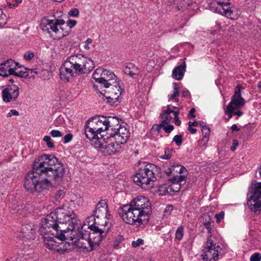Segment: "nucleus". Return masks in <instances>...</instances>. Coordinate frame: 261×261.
Returning a JSON list of instances; mask_svg holds the SVG:
<instances>
[{
	"mask_svg": "<svg viewBox=\"0 0 261 261\" xmlns=\"http://www.w3.org/2000/svg\"><path fill=\"white\" fill-rule=\"evenodd\" d=\"M157 167L153 164H147L144 168L140 169L134 177V181L142 188H148L156 180L155 172Z\"/></svg>",
	"mask_w": 261,
	"mask_h": 261,
	"instance_id": "5",
	"label": "nucleus"
},
{
	"mask_svg": "<svg viewBox=\"0 0 261 261\" xmlns=\"http://www.w3.org/2000/svg\"><path fill=\"white\" fill-rule=\"evenodd\" d=\"M172 113H173V115L174 116V118L178 117V115H179V113L178 111H174L173 110V112Z\"/></svg>",
	"mask_w": 261,
	"mask_h": 261,
	"instance_id": "64",
	"label": "nucleus"
},
{
	"mask_svg": "<svg viewBox=\"0 0 261 261\" xmlns=\"http://www.w3.org/2000/svg\"><path fill=\"white\" fill-rule=\"evenodd\" d=\"M224 215L225 213L224 211H221L219 213L216 214L215 216V217L216 219V222L217 223L220 222L221 220L224 218Z\"/></svg>",
	"mask_w": 261,
	"mask_h": 261,
	"instance_id": "47",
	"label": "nucleus"
},
{
	"mask_svg": "<svg viewBox=\"0 0 261 261\" xmlns=\"http://www.w3.org/2000/svg\"><path fill=\"white\" fill-rule=\"evenodd\" d=\"M175 123L176 125L179 126L181 124V121L179 120V117L174 118Z\"/></svg>",
	"mask_w": 261,
	"mask_h": 261,
	"instance_id": "62",
	"label": "nucleus"
},
{
	"mask_svg": "<svg viewBox=\"0 0 261 261\" xmlns=\"http://www.w3.org/2000/svg\"><path fill=\"white\" fill-rule=\"evenodd\" d=\"M201 223L207 229L208 233L212 234L213 231V225L210 216L207 214H204L202 216Z\"/></svg>",
	"mask_w": 261,
	"mask_h": 261,
	"instance_id": "28",
	"label": "nucleus"
},
{
	"mask_svg": "<svg viewBox=\"0 0 261 261\" xmlns=\"http://www.w3.org/2000/svg\"><path fill=\"white\" fill-rule=\"evenodd\" d=\"M77 23V21L75 20H69L67 21V25L69 27V29H71L73 27H74Z\"/></svg>",
	"mask_w": 261,
	"mask_h": 261,
	"instance_id": "54",
	"label": "nucleus"
},
{
	"mask_svg": "<svg viewBox=\"0 0 261 261\" xmlns=\"http://www.w3.org/2000/svg\"><path fill=\"white\" fill-rule=\"evenodd\" d=\"M98 144L99 151L104 155L116 154L120 152L122 148L110 136L106 138H100Z\"/></svg>",
	"mask_w": 261,
	"mask_h": 261,
	"instance_id": "14",
	"label": "nucleus"
},
{
	"mask_svg": "<svg viewBox=\"0 0 261 261\" xmlns=\"http://www.w3.org/2000/svg\"><path fill=\"white\" fill-rule=\"evenodd\" d=\"M79 13V10L76 8H73L68 12V15L71 17H77Z\"/></svg>",
	"mask_w": 261,
	"mask_h": 261,
	"instance_id": "45",
	"label": "nucleus"
},
{
	"mask_svg": "<svg viewBox=\"0 0 261 261\" xmlns=\"http://www.w3.org/2000/svg\"><path fill=\"white\" fill-rule=\"evenodd\" d=\"M119 214L123 220L127 224H134L138 223L139 224H145L147 223L146 218H143L140 216L137 210L130 205V203L123 205L121 207Z\"/></svg>",
	"mask_w": 261,
	"mask_h": 261,
	"instance_id": "11",
	"label": "nucleus"
},
{
	"mask_svg": "<svg viewBox=\"0 0 261 261\" xmlns=\"http://www.w3.org/2000/svg\"><path fill=\"white\" fill-rule=\"evenodd\" d=\"M189 94V92L187 90H184L182 92L181 95L182 97H186Z\"/></svg>",
	"mask_w": 261,
	"mask_h": 261,
	"instance_id": "61",
	"label": "nucleus"
},
{
	"mask_svg": "<svg viewBox=\"0 0 261 261\" xmlns=\"http://www.w3.org/2000/svg\"><path fill=\"white\" fill-rule=\"evenodd\" d=\"M208 6L211 11L220 13L227 17L228 2L224 3L223 2L213 0L208 3Z\"/></svg>",
	"mask_w": 261,
	"mask_h": 261,
	"instance_id": "20",
	"label": "nucleus"
},
{
	"mask_svg": "<svg viewBox=\"0 0 261 261\" xmlns=\"http://www.w3.org/2000/svg\"><path fill=\"white\" fill-rule=\"evenodd\" d=\"M105 69L99 67L97 68L93 73V78L96 82L98 83L101 85L102 81L105 78Z\"/></svg>",
	"mask_w": 261,
	"mask_h": 261,
	"instance_id": "29",
	"label": "nucleus"
},
{
	"mask_svg": "<svg viewBox=\"0 0 261 261\" xmlns=\"http://www.w3.org/2000/svg\"><path fill=\"white\" fill-rule=\"evenodd\" d=\"M43 140L46 143V145L49 148H55L54 144L51 142L50 136H45L43 137Z\"/></svg>",
	"mask_w": 261,
	"mask_h": 261,
	"instance_id": "39",
	"label": "nucleus"
},
{
	"mask_svg": "<svg viewBox=\"0 0 261 261\" xmlns=\"http://www.w3.org/2000/svg\"><path fill=\"white\" fill-rule=\"evenodd\" d=\"M198 124L200 126L201 129L202 128L204 127V126H207L206 124L203 121H199Z\"/></svg>",
	"mask_w": 261,
	"mask_h": 261,
	"instance_id": "63",
	"label": "nucleus"
},
{
	"mask_svg": "<svg viewBox=\"0 0 261 261\" xmlns=\"http://www.w3.org/2000/svg\"><path fill=\"white\" fill-rule=\"evenodd\" d=\"M188 129L189 132L192 134L196 133L197 132V129L196 128H194L190 126L188 127Z\"/></svg>",
	"mask_w": 261,
	"mask_h": 261,
	"instance_id": "60",
	"label": "nucleus"
},
{
	"mask_svg": "<svg viewBox=\"0 0 261 261\" xmlns=\"http://www.w3.org/2000/svg\"><path fill=\"white\" fill-rule=\"evenodd\" d=\"M118 117L116 116L105 117L102 116L98 118H92L88 120V124H91L100 138H103L104 135L101 133H110L113 127L116 126L118 124Z\"/></svg>",
	"mask_w": 261,
	"mask_h": 261,
	"instance_id": "6",
	"label": "nucleus"
},
{
	"mask_svg": "<svg viewBox=\"0 0 261 261\" xmlns=\"http://www.w3.org/2000/svg\"><path fill=\"white\" fill-rule=\"evenodd\" d=\"M172 112L173 110L169 107H168L167 109L165 110L163 113L161 114V123H165V124H169L172 119L171 113H172Z\"/></svg>",
	"mask_w": 261,
	"mask_h": 261,
	"instance_id": "30",
	"label": "nucleus"
},
{
	"mask_svg": "<svg viewBox=\"0 0 261 261\" xmlns=\"http://www.w3.org/2000/svg\"><path fill=\"white\" fill-rule=\"evenodd\" d=\"M15 62L12 59L8 60L7 61L0 65V75L2 76H8L14 73V66L16 65Z\"/></svg>",
	"mask_w": 261,
	"mask_h": 261,
	"instance_id": "21",
	"label": "nucleus"
},
{
	"mask_svg": "<svg viewBox=\"0 0 261 261\" xmlns=\"http://www.w3.org/2000/svg\"><path fill=\"white\" fill-rule=\"evenodd\" d=\"M120 121H121V119L118 118L117 125H116L114 128V127L110 128L111 131L110 133H108V135L113 138L115 142L120 145L122 148V145L127 142L130 133L126 127L120 124Z\"/></svg>",
	"mask_w": 261,
	"mask_h": 261,
	"instance_id": "13",
	"label": "nucleus"
},
{
	"mask_svg": "<svg viewBox=\"0 0 261 261\" xmlns=\"http://www.w3.org/2000/svg\"><path fill=\"white\" fill-rule=\"evenodd\" d=\"M240 14V10L234 6L229 7V19L236 20Z\"/></svg>",
	"mask_w": 261,
	"mask_h": 261,
	"instance_id": "33",
	"label": "nucleus"
},
{
	"mask_svg": "<svg viewBox=\"0 0 261 261\" xmlns=\"http://www.w3.org/2000/svg\"><path fill=\"white\" fill-rule=\"evenodd\" d=\"M6 23V16L3 14V10L0 9V27H3Z\"/></svg>",
	"mask_w": 261,
	"mask_h": 261,
	"instance_id": "42",
	"label": "nucleus"
},
{
	"mask_svg": "<svg viewBox=\"0 0 261 261\" xmlns=\"http://www.w3.org/2000/svg\"><path fill=\"white\" fill-rule=\"evenodd\" d=\"M65 169L63 164L52 154H43L36 159L32 170L25 177L24 186L30 192H41L53 184H59Z\"/></svg>",
	"mask_w": 261,
	"mask_h": 261,
	"instance_id": "2",
	"label": "nucleus"
},
{
	"mask_svg": "<svg viewBox=\"0 0 261 261\" xmlns=\"http://www.w3.org/2000/svg\"><path fill=\"white\" fill-rule=\"evenodd\" d=\"M247 195L249 209L254 214H259L261 212V182H256L250 187Z\"/></svg>",
	"mask_w": 261,
	"mask_h": 261,
	"instance_id": "9",
	"label": "nucleus"
},
{
	"mask_svg": "<svg viewBox=\"0 0 261 261\" xmlns=\"http://www.w3.org/2000/svg\"><path fill=\"white\" fill-rule=\"evenodd\" d=\"M195 112V109L194 108H192L189 113L188 117L189 118H194L195 117V115L194 113Z\"/></svg>",
	"mask_w": 261,
	"mask_h": 261,
	"instance_id": "56",
	"label": "nucleus"
},
{
	"mask_svg": "<svg viewBox=\"0 0 261 261\" xmlns=\"http://www.w3.org/2000/svg\"><path fill=\"white\" fill-rule=\"evenodd\" d=\"M231 129L232 132H238L240 130V128L238 127V125L237 124H233L231 126Z\"/></svg>",
	"mask_w": 261,
	"mask_h": 261,
	"instance_id": "59",
	"label": "nucleus"
},
{
	"mask_svg": "<svg viewBox=\"0 0 261 261\" xmlns=\"http://www.w3.org/2000/svg\"><path fill=\"white\" fill-rule=\"evenodd\" d=\"M19 115V112L16 110H11L7 114V116L8 117H12V116H18Z\"/></svg>",
	"mask_w": 261,
	"mask_h": 261,
	"instance_id": "52",
	"label": "nucleus"
},
{
	"mask_svg": "<svg viewBox=\"0 0 261 261\" xmlns=\"http://www.w3.org/2000/svg\"><path fill=\"white\" fill-rule=\"evenodd\" d=\"M198 122L196 121H193V122L189 121L188 123V125L190 127L197 126H198Z\"/></svg>",
	"mask_w": 261,
	"mask_h": 261,
	"instance_id": "58",
	"label": "nucleus"
},
{
	"mask_svg": "<svg viewBox=\"0 0 261 261\" xmlns=\"http://www.w3.org/2000/svg\"><path fill=\"white\" fill-rule=\"evenodd\" d=\"M184 236V227L182 226L179 227L175 232V239L180 241Z\"/></svg>",
	"mask_w": 261,
	"mask_h": 261,
	"instance_id": "35",
	"label": "nucleus"
},
{
	"mask_svg": "<svg viewBox=\"0 0 261 261\" xmlns=\"http://www.w3.org/2000/svg\"><path fill=\"white\" fill-rule=\"evenodd\" d=\"M160 126L162 127L166 133H170L174 129V126L171 124H165V123H160Z\"/></svg>",
	"mask_w": 261,
	"mask_h": 261,
	"instance_id": "38",
	"label": "nucleus"
},
{
	"mask_svg": "<svg viewBox=\"0 0 261 261\" xmlns=\"http://www.w3.org/2000/svg\"><path fill=\"white\" fill-rule=\"evenodd\" d=\"M186 168L181 165L177 164L171 166L169 168L168 175L173 174V176L177 175L176 174H182L187 173Z\"/></svg>",
	"mask_w": 261,
	"mask_h": 261,
	"instance_id": "26",
	"label": "nucleus"
},
{
	"mask_svg": "<svg viewBox=\"0 0 261 261\" xmlns=\"http://www.w3.org/2000/svg\"><path fill=\"white\" fill-rule=\"evenodd\" d=\"M201 132L203 136L201 141L204 142V143H206L209 140V136L210 134V128L208 126H204V127L202 128L201 129Z\"/></svg>",
	"mask_w": 261,
	"mask_h": 261,
	"instance_id": "34",
	"label": "nucleus"
},
{
	"mask_svg": "<svg viewBox=\"0 0 261 261\" xmlns=\"http://www.w3.org/2000/svg\"><path fill=\"white\" fill-rule=\"evenodd\" d=\"M65 194V192L64 190H60L58 191L56 193L55 198L56 200H59L60 199L62 198Z\"/></svg>",
	"mask_w": 261,
	"mask_h": 261,
	"instance_id": "49",
	"label": "nucleus"
},
{
	"mask_svg": "<svg viewBox=\"0 0 261 261\" xmlns=\"http://www.w3.org/2000/svg\"><path fill=\"white\" fill-rule=\"evenodd\" d=\"M12 208L14 212H17L19 214L25 216L27 214V212L28 211L29 207L25 204L20 203L17 204L14 203L12 205Z\"/></svg>",
	"mask_w": 261,
	"mask_h": 261,
	"instance_id": "27",
	"label": "nucleus"
},
{
	"mask_svg": "<svg viewBox=\"0 0 261 261\" xmlns=\"http://www.w3.org/2000/svg\"><path fill=\"white\" fill-rule=\"evenodd\" d=\"M173 150L172 149L166 148L165 150V154L163 155L160 156V158L165 160H168L171 158Z\"/></svg>",
	"mask_w": 261,
	"mask_h": 261,
	"instance_id": "40",
	"label": "nucleus"
},
{
	"mask_svg": "<svg viewBox=\"0 0 261 261\" xmlns=\"http://www.w3.org/2000/svg\"><path fill=\"white\" fill-rule=\"evenodd\" d=\"M63 122H64L63 117L60 116L55 120L54 123L56 126H58L60 124L63 123Z\"/></svg>",
	"mask_w": 261,
	"mask_h": 261,
	"instance_id": "55",
	"label": "nucleus"
},
{
	"mask_svg": "<svg viewBox=\"0 0 261 261\" xmlns=\"http://www.w3.org/2000/svg\"><path fill=\"white\" fill-rule=\"evenodd\" d=\"M85 135L86 137L90 141L96 140L98 143V141L100 139V137L99 134L97 133V131L95 130L93 126L88 124V121L85 128Z\"/></svg>",
	"mask_w": 261,
	"mask_h": 261,
	"instance_id": "24",
	"label": "nucleus"
},
{
	"mask_svg": "<svg viewBox=\"0 0 261 261\" xmlns=\"http://www.w3.org/2000/svg\"><path fill=\"white\" fill-rule=\"evenodd\" d=\"M68 59L74 69L76 74L89 73L94 68L93 61L81 54L70 56Z\"/></svg>",
	"mask_w": 261,
	"mask_h": 261,
	"instance_id": "7",
	"label": "nucleus"
},
{
	"mask_svg": "<svg viewBox=\"0 0 261 261\" xmlns=\"http://www.w3.org/2000/svg\"><path fill=\"white\" fill-rule=\"evenodd\" d=\"M92 43V40L91 38H88L85 41V44L84 45V48L86 50H89L90 47L89 46L90 44Z\"/></svg>",
	"mask_w": 261,
	"mask_h": 261,
	"instance_id": "53",
	"label": "nucleus"
},
{
	"mask_svg": "<svg viewBox=\"0 0 261 261\" xmlns=\"http://www.w3.org/2000/svg\"><path fill=\"white\" fill-rule=\"evenodd\" d=\"M50 135L54 138L60 137L63 136L61 132L58 130H52L50 132Z\"/></svg>",
	"mask_w": 261,
	"mask_h": 261,
	"instance_id": "48",
	"label": "nucleus"
},
{
	"mask_svg": "<svg viewBox=\"0 0 261 261\" xmlns=\"http://www.w3.org/2000/svg\"><path fill=\"white\" fill-rule=\"evenodd\" d=\"M104 72L105 75L103 80L102 81L101 86H103L106 88H109L110 85L119 83L117 81V76L113 71L105 69Z\"/></svg>",
	"mask_w": 261,
	"mask_h": 261,
	"instance_id": "22",
	"label": "nucleus"
},
{
	"mask_svg": "<svg viewBox=\"0 0 261 261\" xmlns=\"http://www.w3.org/2000/svg\"><path fill=\"white\" fill-rule=\"evenodd\" d=\"M173 93L170 95L171 99H174L179 95V88L176 83H173Z\"/></svg>",
	"mask_w": 261,
	"mask_h": 261,
	"instance_id": "37",
	"label": "nucleus"
},
{
	"mask_svg": "<svg viewBox=\"0 0 261 261\" xmlns=\"http://www.w3.org/2000/svg\"><path fill=\"white\" fill-rule=\"evenodd\" d=\"M123 71L125 74L133 77L138 73L139 69L134 64L128 63L124 67Z\"/></svg>",
	"mask_w": 261,
	"mask_h": 261,
	"instance_id": "31",
	"label": "nucleus"
},
{
	"mask_svg": "<svg viewBox=\"0 0 261 261\" xmlns=\"http://www.w3.org/2000/svg\"><path fill=\"white\" fill-rule=\"evenodd\" d=\"M173 206L172 205H167L164 212V216L168 217L170 216L173 211Z\"/></svg>",
	"mask_w": 261,
	"mask_h": 261,
	"instance_id": "43",
	"label": "nucleus"
},
{
	"mask_svg": "<svg viewBox=\"0 0 261 261\" xmlns=\"http://www.w3.org/2000/svg\"><path fill=\"white\" fill-rule=\"evenodd\" d=\"M67 59L60 68V75L63 81L68 82L70 78L74 76L75 74L74 69Z\"/></svg>",
	"mask_w": 261,
	"mask_h": 261,
	"instance_id": "17",
	"label": "nucleus"
},
{
	"mask_svg": "<svg viewBox=\"0 0 261 261\" xmlns=\"http://www.w3.org/2000/svg\"><path fill=\"white\" fill-rule=\"evenodd\" d=\"M34 57V54L32 51H27L23 56L24 59L27 61H30Z\"/></svg>",
	"mask_w": 261,
	"mask_h": 261,
	"instance_id": "46",
	"label": "nucleus"
},
{
	"mask_svg": "<svg viewBox=\"0 0 261 261\" xmlns=\"http://www.w3.org/2000/svg\"><path fill=\"white\" fill-rule=\"evenodd\" d=\"M239 143L238 140H233L232 141V145L231 147V150L232 151H234L236 149L237 146H238Z\"/></svg>",
	"mask_w": 261,
	"mask_h": 261,
	"instance_id": "57",
	"label": "nucleus"
},
{
	"mask_svg": "<svg viewBox=\"0 0 261 261\" xmlns=\"http://www.w3.org/2000/svg\"><path fill=\"white\" fill-rule=\"evenodd\" d=\"M77 228L73 230L72 237L70 241L72 243L78 245L80 247L87 248L86 245H88L92 251L99 245L100 242L103 239L108 233V230H102L97 226L93 225H89V229L91 232H83L82 231L83 226L79 220V225Z\"/></svg>",
	"mask_w": 261,
	"mask_h": 261,
	"instance_id": "3",
	"label": "nucleus"
},
{
	"mask_svg": "<svg viewBox=\"0 0 261 261\" xmlns=\"http://www.w3.org/2000/svg\"><path fill=\"white\" fill-rule=\"evenodd\" d=\"M221 250V248L218 244L216 238L210 235L202 250V259L203 261H217Z\"/></svg>",
	"mask_w": 261,
	"mask_h": 261,
	"instance_id": "8",
	"label": "nucleus"
},
{
	"mask_svg": "<svg viewBox=\"0 0 261 261\" xmlns=\"http://www.w3.org/2000/svg\"><path fill=\"white\" fill-rule=\"evenodd\" d=\"M130 205L137 210L143 218H146L148 222L149 216L151 213V206L149 200L143 196H138L130 202Z\"/></svg>",
	"mask_w": 261,
	"mask_h": 261,
	"instance_id": "12",
	"label": "nucleus"
},
{
	"mask_svg": "<svg viewBox=\"0 0 261 261\" xmlns=\"http://www.w3.org/2000/svg\"><path fill=\"white\" fill-rule=\"evenodd\" d=\"M93 214L97 219H109L111 216L108 209V204L106 200H101L96 204Z\"/></svg>",
	"mask_w": 261,
	"mask_h": 261,
	"instance_id": "19",
	"label": "nucleus"
},
{
	"mask_svg": "<svg viewBox=\"0 0 261 261\" xmlns=\"http://www.w3.org/2000/svg\"><path fill=\"white\" fill-rule=\"evenodd\" d=\"M73 138V136L71 134H66L64 137V143H68V142H70Z\"/></svg>",
	"mask_w": 261,
	"mask_h": 261,
	"instance_id": "51",
	"label": "nucleus"
},
{
	"mask_svg": "<svg viewBox=\"0 0 261 261\" xmlns=\"http://www.w3.org/2000/svg\"><path fill=\"white\" fill-rule=\"evenodd\" d=\"M65 21L61 19H43L40 24L41 29L46 32L55 39H60L68 34L69 31H65Z\"/></svg>",
	"mask_w": 261,
	"mask_h": 261,
	"instance_id": "4",
	"label": "nucleus"
},
{
	"mask_svg": "<svg viewBox=\"0 0 261 261\" xmlns=\"http://www.w3.org/2000/svg\"><path fill=\"white\" fill-rule=\"evenodd\" d=\"M93 88L98 91L99 96L101 97L102 99L103 100H107V102L109 103H111L110 99L118 101V98L122 91L119 83L110 85L109 88H110L109 90L99 91L97 88L98 86L96 85H94Z\"/></svg>",
	"mask_w": 261,
	"mask_h": 261,
	"instance_id": "16",
	"label": "nucleus"
},
{
	"mask_svg": "<svg viewBox=\"0 0 261 261\" xmlns=\"http://www.w3.org/2000/svg\"><path fill=\"white\" fill-rule=\"evenodd\" d=\"M29 70H30L27 68H23L21 69V68H15V69H14V73H13L12 75L20 77L30 78L32 76H30L29 75Z\"/></svg>",
	"mask_w": 261,
	"mask_h": 261,
	"instance_id": "32",
	"label": "nucleus"
},
{
	"mask_svg": "<svg viewBox=\"0 0 261 261\" xmlns=\"http://www.w3.org/2000/svg\"><path fill=\"white\" fill-rule=\"evenodd\" d=\"M242 89L240 85H238L234 89V93L229 102V119L233 116H236L238 118L244 114L241 109L245 106L246 101L241 95Z\"/></svg>",
	"mask_w": 261,
	"mask_h": 261,
	"instance_id": "10",
	"label": "nucleus"
},
{
	"mask_svg": "<svg viewBox=\"0 0 261 261\" xmlns=\"http://www.w3.org/2000/svg\"><path fill=\"white\" fill-rule=\"evenodd\" d=\"M187 177L185 175H175L171 178L172 182L170 189L173 192H177L181 188V186L186 182Z\"/></svg>",
	"mask_w": 261,
	"mask_h": 261,
	"instance_id": "23",
	"label": "nucleus"
},
{
	"mask_svg": "<svg viewBox=\"0 0 261 261\" xmlns=\"http://www.w3.org/2000/svg\"><path fill=\"white\" fill-rule=\"evenodd\" d=\"M96 216H94V214L93 215H91L88 217L86 220V223H87V225L88 226V228H89V225H93L97 223L96 222ZM98 224H100L99 222H97Z\"/></svg>",
	"mask_w": 261,
	"mask_h": 261,
	"instance_id": "36",
	"label": "nucleus"
},
{
	"mask_svg": "<svg viewBox=\"0 0 261 261\" xmlns=\"http://www.w3.org/2000/svg\"><path fill=\"white\" fill-rule=\"evenodd\" d=\"M79 219L73 210L67 206L57 208L41 220L39 232L43 238L47 248L57 252L63 253L65 249L63 243H58L55 238L67 242L73 237V230L77 228Z\"/></svg>",
	"mask_w": 261,
	"mask_h": 261,
	"instance_id": "1",
	"label": "nucleus"
},
{
	"mask_svg": "<svg viewBox=\"0 0 261 261\" xmlns=\"http://www.w3.org/2000/svg\"><path fill=\"white\" fill-rule=\"evenodd\" d=\"M19 94V88L16 85L8 86L2 91L3 100L6 102L17 98Z\"/></svg>",
	"mask_w": 261,
	"mask_h": 261,
	"instance_id": "18",
	"label": "nucleus"
},
{
	"mask_svg": "<svg viewBox=\"0 0 261 261\" xmlns=\"http://www.w3.org/2000/svg\"><path fill=\"white\" fill-rule=\"evenodd\" d=\"M143 244V240L141 239H138L137 240L133 241L132 243V245L133 247H137Z\"/></svg>",
	"mask_w": 261,
	"mask_h": 261,
	"instance_id": "50",
	"label": "nucleus"
},
{
	"mask_svg": "<svg viewBox=\"0 0 261 261\" xmlns=\"http://www.w3.org/2000/svg\"><path fill=\"white\" fill-rule=\"evenodd\" d=\"M35 233L36 230L33 226L30 224L22 225L20 228L18 237L20 241L22 242L20 243L21 248L24 251H28L31 247V240L34 239Z\"/></svg>",
	"mask_w": 261,
	"mask_h": 261,
	"instance_id": "15",
	"label": "nucleus"
},
{
	"mask_svg": "<svg viewBox=\"0 0 261 261\" xmlns=\"http://www.w3.org/2000/svg\"><path fill=\"white\" fill-rule=\"evenodd\" d=\"M261 254L258 252L253 253L250 257V261H260Z\"/></svg>",
	"mask_w": 261,
	"mask_h": 261,
	"instance_id": "44",
	"label": "nucleus"
},
{
	"mask_svg": "<svg viewBox=\"0 0 261 261\" xmlns=\"http://www.w3.org/2000/svg\"><path fill=\"white\" fill-rule=\"evenodd\" d=\"M186 65L185 63L176 67L172 71V76L177 80L182 79L186 71Z\"/></svg>",
	"mask_w": 261,
	"mask_h": 261,
	"instance_id": "25",
	"label": "nucleus"
},
{
	"mask_svg": "<svg viewBox=\"0 0 261 261\" xmlns=\"http://www.w3.org/2000/svg\"><path fill=\"white\" fill-rule=\"evenodd\" d=\"M173 141L175 143L177 146H180L183 141L182 136L180 135H175L173 139Z\"/></svg>",
	"mask_w": 261,
	"mask_h": 261,
	"instance_id": "41",
	"label": "nucleus"
}]
</instances>
